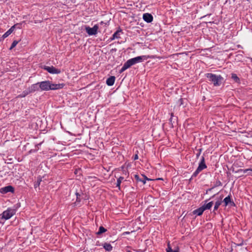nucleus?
<instances>
[{"label": "nucleus", "mask_w": 252, "mask_h": 252, "mask_svg": "<svg viewBox=\"0 0 252 252\" xmlns=\"http://www.w3.org/2000/svg\"><path fill=\"white\" fill-rule=\"evenodd\" d=\"M183 99L182 98H180L179 99V101H180V105L182 104H183Z\"/></svg>", "instance_id": "34"}, {"label": "nucleus", "mask_w": 252, "mask_h": 252, "mask_svg": "<svg viewBox=\"0 0 252 252\" xmlns=\"http://www.w3.org/2000/svg\"><path fill=\"white\" fill-rule=\"evenodd\" d=\"M215 196V195H213V196H212L211 197V198H212L214 197Z\"/></svg>", "instance_id": "37"}, {"label": "nucleus", "mask_w": 252, "mask_h": 252, "mask_svg": "<svg viewBox=\"0 0 252 252\" xmlns=\"http://www.w3.org/2000/svg\"><path fill=\"white\" fill-rule=\"evenodd\" d=\"M30 89V92L31 93H33L35 91H38L40 89L39 85L38 82L31 85L30 87H29Z\"/></svg>", "instance_id": "11"}, {"label": "nucleus", "mask_w": 252, "mask_h": 252, "mask_svg": "<svg viewBox=\"0 0 252 252\" xmlns=\"http://www.w3.org/2000/svg\"><path fill=\"white\" fill-rule=\"evenodd\" d=\"M30 93H31V92H30V89L28 88L27 90H25L23 92L22 94H21L20 96H21V97H25Z\"/></svg>", "instance_id": "25"}, {"label": "nucleus", "mask_w": 252, "mask_h": 252, "mask_svg": "<svg viewBox=\"0 0 252 252\" xmlns=\"http://www.w3.org/2000/svg\"><path fill=\"white\" fill-rule=\"evenodd\" d=\"M107 231V229H105L104 227L101 226L99 227L98 231L96 233V235H99Z\"/></svg>", "instance_id": "17"}, {"label": "nucleus", "mask_w": 252, "mask_h": 252, "mask_svg": "<svg viewBox=\"0 0 252 252\" xmlns=\"http://www.w3.org/2000/svg\"><path fill=\"white\" fill-rule=\"evenodd\" d=\"M156 180H162V178H158Z\"/></svg>", "instance_id": "36"}, {"label": "nucleus", "mask_w": 252, "mask_h": 252, "mask_svg": "<svg viewBox=\"0 0 252 252\" xmlns=\"http://www.w3.org/2000/svg\"><path fill=\"white\" fill-rule=\"evenodd\" d=\"M39 85L40 89L41 91H49V90H56L62 89L64 84H54L50 81H44L38 82Z\"/></svg>", "instance_id": "1"}, {"label": "nucleus", "mask_w": 252, "mask_h": 252, "mask_svg": "<svg viewBox=\"0 0 252 252\" xmlns=\"http://www.w3.org/2000/svg\"><path fill=\"white\" fill-rule=\"evenodd\" d=\"M115 81V77L114 76H111L107 78L106 80V84L109 86H111L114 85Z\"/></svg>", "instance_id": "15"}, {"label": "nucleus", "mask_w": 252, "mask_h": 252, "mask_svg": "<svg viewBox=\"0 0 252 252\" xmlns=\"http://www.w3.org/2000/svg\"><path fill=\"white\" fill-rule=\"evenodd\" d=\"M134 178L137 181L140 182V180H142V179L139 178V176L138 175H135Z\"/></svg>", "instance_id": "31"}, {"label": "nucleus", "mask_w": 252, "mask_h": 252, "mask_svg": "<svg viewBox=\"0 0 252 252\" xmlns=\"http://www.w3.org/2000/svg\"><path fill=\"white\" fill-rule=\"evenodd\" d=\"M0 192L1 193H6L7 192H13L14 188L11 186H8L0 189Z\"/></svg>", "instance_id": "8"}, {"label": "nucleus", "mask_w": 252, "mask_h": 252, "mask_svg": "<svg viewBox=\"0 0 252 252\" xmlns=\"http://www.w3.org/2000/svg\"><path fill=\"white\" fill-rule=\"evenodd\" d=\"M207 168V166L205 162V158L204 157H202L201 161L199 163V165L195 171V172L192 175V178L195 177L203 169Z\"/></svg>", "instance_id": "4"}, {"label": "nucleus", "mask_w": 252, "mask_h": 252, "mask_svg": "<svg viewBox=\"0 0 252 252\" xmlns=\"http://www.w3.org/2000/svg\"><path fill=\"white\" fill-rule=\"evenodd\" d=\"M223 196H220V197L217 200V201L215 203V206L214 208L213 212L214 213L220 207V206L221 205V204L222 202V199Z\"/></svg>", "instance_id": "12"}, {"label": "nucleus", "mask_w": 252, "mask_h": 252, "mask_svg": "<svg viewBox=\"0 0 252 252\" xmlns=\"http://www.w3.org/2000/svg\"><path fill=\"white\" fill-rule=\"evenodd\" d=\"M149 58L147 56H138L127 60L126 62L128 66L131 67L132 65L139 63H141L143 61L147 60Z\"/></svg>", "instance_id": "3"}, {"label": "nucleus", "mask_w": 252, "mask_h": 252, "mask_svg": "<svg viewBox=\"0 0 252 252\" xmlns=\"http://www.w3.org/2000/svg\"><path fill=\"white\" fill-rule=\"evenodd\" d=\"M128 68H129V66H128V65L126 63V62L124 63V64L123 66V67H122V68L120 70L119 73H122V72H123L124 71H125L126 69H127Z\"/></svg>", "instance_id": "18"}, {"label": "nucleus", "mask_w": 252, "mask_h": 252, "mask_svg": "<svg viewBox=\"0 0 252 252\" xmlns=\"http://www.w3.org/2000/svg\"><path fill=\"white\" fill-rule=\"evenodd\" d=\"M20 40H14L13 41L11 45V47H10L9 49L10 50H12L13 48H14L16 45L17 44L19 43Z\"/></svg>", "instance_id": "27"}, {"label": "nucleus", "mask_w": 252, "mask_h": 252, "mask_svg": "<svg viewBox=\"0 0 252 252\" xmlns=\"http://www.w3.org/2000/svg\"><path fill=\"white\" fill-rule=\"evenodd\" d=\"M201 150H202L201 149H199L198 150L199 152H198V153L197 154H196V157H198L200 156V155L201 154Z\"/></svg>", "instance_id": "32"}, {"label": "nucleus", "mask_w": 252, "mask_h": 252, "mask_svg": "<svg viewBox=\"0 0 252 252\" xmlns=\"http://www.w3.org/2000/svg\"><path fill=\"white\" fill-rule=\"evenodd\" d=\"M143 19L145 22L147 23H151L153 20V17L152 14L146 13L143 15Z\"/></svg>", "instance_id": "9"}, {"label": "nucleus", "mask_w": 252, "mask_h": 252, "mask_svg": "<svg viewBox=\"0 0 252 252\" xmlns=\"http://www.w3.org/2000/svg\"><path fill=\"white\" fill-rule=\"evenodd\" d=\"M120 31H116L112 35V37H111V40H114L116 38H120V34H119Z\"/></svg>", "instance_id": "21"}, {"label": "nucleus", "mask_w": 252, "mask_h": 252, "mask_svg": "<svg viewBox=\"0 0 252 252\" xmlns=\"http://www.w3.org/2000/svg\"><path fill=\"white\" fill-rule=\"evenodd\" d=\"M231 78L235 81V82L238 83L240 81V79L237 75L235 73L231 74Z\"/></svg>", "instance_id": "23"}, {"label": "nucleus", "mask_w": 252, "mask_h": 252, "mask_svg": "<svg viewBox=\"0 0 252 252\" xmlns=\"http://www.w3.org/2000/svg\"><path fill=\"white\" fill-rule=\"evenodd\" d=\"M15 28V26H13L11 27L10 29H9L6 32H5L1 37V39L0 40L4 39L5 38L7 37L9 35H10L12 32L13 31Z\"/></svg>", "instance_id": "14"}, {"label": "nucleus", "mask_w": 252, "mask_h": 252, "mask_svg": "<svg viewBox=\"0 0 252 252\" xmlns=\"http://www.w3.org/2000/svg\"><path fill=\"white\" fill-rule=\"evenodd\" d=\"M143 176V179H142V180H140V182H142L143 184H145L146 183V182L147 180H151V179L147 178L146 176L144 175H142Z\"/></svg>", "instance_id": "29"}, {"label": "nucleus", "mask_w": 252, "mask_h": 252, "mask_svg": "<svg viewBox=\"0 0 252 252\" xmlns=\"http://www.w3.org/2000/svg\"><path fill=\"white\" fill-rule=\"evenodd\" d=\"M207 200H205V203L202 206L204 211L206 210H210L214 204L213 201H211L207 203Z\"/></svg>", "instance_id": "13"}, {"label": "nucleus", "mask_w": 252, "mask_h": 252, "mask_svg": "<svg viewBox=\"0 0 252 252\" xmlns=\"http://www.w3.org/2000/svg\"><path fill=\"white\" fill-rule=\"evenodd\" d=\"M206 76L210 81L213 83L215 86H220L223 79L221 76L217 75L211 73H207Z\"/></svg>", "instance_id": "2"}, {"label": "nucleus", "mask_w": 252, "mask_h": 252, "mask_svg": "<svg viewBox=\"0 0 252 252\" xmlns=\"http://www.w3.org/2000/svg\"><path fill=\"white\" fill-rule=\"evenodd\" d=\"M76 202H80V195L79 194V193L76 192Z\"/></svg>", "instance_id": "30"}, {"label": "nucleus", "mask_w": 252, "mask_h": 252, "mask_svg": "<svg viewBox=\"0 0 252 252\" xmlns=\"http://www.w3.org/2000/svg\"><path fill=\"white\" fill-rule=\"evenodd\" d=\"M103 247L106 251H111L112 250V246L110 244L105 243Z\"/></svg>", "instance_id": "20"}, {"label": "nucleus", "mask_w": 252, "mask_h": 252, "mask_svg": "<svg viewBox=\"0 0 252 252\" xmlns=\"http://www.w3.org/2000/svg\"><path fill=\"white\" fill-rule=\"evenodd\" d=\"M42 181V179L40 177H38L37 181L34 185V188L36 189L39 186Z\"/></svg>", "instance_id": "22"}, {"label": "nucleus", "mask_w": 252, "mask_h": 252, "mask_svg": "<svg viewBox=\"0 0 252 252\" xmlns=\"http://www.w3.org/2000/svg\"><path fill=\"white\" fill-rule=\"evenodd\" d=\"M248 171H252V168H249L246 169H240L237 171V172H243V173H246Z\"/></svg>", "instance_id": "26"}, {"label": "nucleus", "mask_w": 252, "mask_h": 252, "mask_svg": "<svg viewBox=\"0 0 252 252\" xmlns=\"http://www.w3.org/2000/svg\"><path fill=\"white\" fill-rule=\"evenodd\" d=\"M223 202L224 203V206H226L228 205H230V206H235V204L233 201H231L230 196H228L226 197L224 199Z\"/></svg>", "instance_id": "10"}, {"label": "nucleus", "mask_w": 252, "mask_h": 252, "mask_svg": "<svg viewBox=\"0 0 252 252\" xmlns=\"http://www.w3.org/2000/svg\"><path fill=\"white\" fill-rule=\"evenodd\" d=\"M124 179V178L123 177H120L118 179L117 181V184H116V187H118L119 189H120V185L121 184Z\"/></svg>", "instance_id": "19"}, {"label": "nucleus", "mask_w": 252, "mask_h": 252, "mask_svg": "<svg viewBox=\"0 0 252 252\" xmlns=\"http://www.w3.org/2000/svg\"><path fill=\"white\" fill-rule=\"evenodd\" d=\"M43 68L45 70L47 71L49 73L51 74H59L61 73V70L60 69L56 68L53 66H44Z\"/></svg>", "instance_id": "7"}, {"label": "nucleus", "mask_w": 252, "mask_h": 252, "mask_svg": "<svg viewBox=\"0 0 252 252\" xmlns=\"http://www.w3.org/2000/svg\"><path fill=\"white\" fill-rule=\"evenodd\" d=\"M204 211V210L203 207L201 206V207H199V208L194 210L193 211V214L194 215H197V216H201L203 214Z\"/></svg>", "instance_id": "16"}, {"label": "nucleus", "mask_w": 252, "mask_h": 252, "mask_svg": "<svg viewBox=\"0 0 252 252\" xmlns=\"http://www.w3.org/2000/svg\"><path fill=\"white\" fill-rule=\"evenodd\" d=\"M133 158L134 160H136L138 158V155L137 154H135L133 157Z\"/></svg>", "instance_id": "33"}, {"label": "nucleus", "mask_w": 252, "mask_h": 252, "mask_svg": "<svg viewBox=\"0 0 252 252\" xmlns=\"http://www.w3.org/2000/svg\"><path fill=\"white\" fill-rule=\"evenodd\" d=\"M173 116V113H171V118H170V121H172V117Z\"/></svg>", "instance_id": "35"}, {"label": "nucleus", "mask_w": 252, "mask_h": 252, "mask_svg": "<svg viewBox=\"0 0 252 252\" xmlns=\"http://www.w3.org/2000/svg\"><path fill=\"white\" fill-rule=\"evenodd\" d=\"M166 252H179L178 250H173L169 244V242L168 243L167 248L166 249Z\"/></svg>", "instance_id": "24"}, {"label": "nucleus", "mask_w": 252, "mask_h": 252, "mask_svg": "<svg viewBox=\"0 0 252 252\" xmlns=\"http://www.w3.org/2000/svg\"><path fill=\"white\" fill-rule=\"evenodd\" d=\"M85 29L86 32L89 35H96L97 33L98 29V26L95 25L93 28H90L89 26H85Z\"/></svg>", "instance_id": "6"}, {"label": "nucleus", "mask_w": 252, "mask_h": 252, "mask_svg": "<svg viewBox=\"0 0 252 252\" xmlns=\"http://www.w3.org/2000/svg\"><path fill=\"white\" fill-rule=\"evenodd\" d=\"M16 213L15 209L8 208L6 211H4L2 214V218L8 220L12 217Z\"/></svg>", "instance_id": "5"}, {"label": "nucleus", "mask_w": 252, "mask_h": 252, "mask_svg": "<svg viewBox=\"0 0 252 252\" xmlns=\"http://www.w3.org/2000/svg\"><path fill=\"white\" fill-rule=\"evenodd\" d=\"M222 186V184H221V182L220 180H217L215 182L214 186L212 187V188L214 189L215 188H216L219 186Z\"/></svg>", "instance_id": "28"}]
</instances>
